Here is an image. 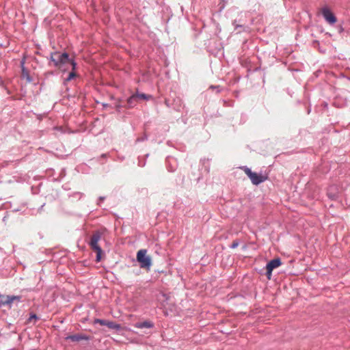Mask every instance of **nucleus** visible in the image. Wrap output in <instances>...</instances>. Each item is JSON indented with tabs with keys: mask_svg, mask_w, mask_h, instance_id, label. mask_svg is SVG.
I'll list each match as a JSON object with an SVG mask.
<instances>
[{
	"mask_svg": "<svg viewBox=\"0 0 350 350\" xmlns=\"http://www.w3.org/2000/svg\"><path fill=\"white\" fill-rule=\"evenodd\" d=\"M50 59L54 66L62 70H66L64 66L66 64H70L73 70L76 69L77 64L72 59H69V55L66 53H61L57 51L51 53Z\"/></svg>",
	"mask_w": 350,
	"mask_h": 350,
	"instance_id": "f257e3e1",
	"label": "nucleus"
},
{
	"mask_svg": "<svg viewBox=\"0 0 350 350\" xmlns=\"http://www.w3.org/2000/svg\"><path fill=\"white\" fill-rule=\"evenodd\" d=\"M94 323H98L101 325H106L109 328L116 329H118L120 327L118 324H116L112 321H107L99 319H96L94 320Z\"/></svg>",
	"mask_w": 350,
	"mask_h": 350,
	"instance_id": "1a4fd4ad",
	"label": "nucleus"
},
{
	"mask_svg": "<svg viewBox=\"0 0 350 350\" xmlns=\"http://www.w3.org/2000/svg\"><path fill=\"white\" fill-rule=\"evenodd\" d=\"M137 98L135 96V94H133V96H131L130 98H129L128 99V104L130 105H133L135 104V102L137 100Z\"/></svg>",
	"mask_w": 350,
	"mask_h": 350,
	"instance_id": "2eb2a0df",
	"label": "nucleus"
},
{
	"mask_svg": "<svg viewBox=\"0 0 350 350\" xmlns=\"http://www.w3.org/2000/svg\"><path fill=\"white\" fill-rule=\"evenodd\" d=\"M137 260L142 269L149 270L152 265L151 257L147 255L146 250H139L137 252Z\"/></svg>",
	"mask_w": 350,
	"mask_h": 350,
	"instance_id": "7ed1b4c3",
	"label": "nucleus"
},
{
	"mask_svg": "<svg viewBox=\"0 0 350 350\" xmlns=\"http://www.w3.org/2000/svg\"><path fill=\"white\" fill-rule=\"evenodd\" d=\"M137 99H148L150 98V95H147L143 93H137L135 94Z\"/></svg>",
	"mask_w": 350,
	"mask_h": 350,
	"instance_id": "ddd939ff",
	"label": "nucleus"
},
{
	"mask_svg": "<svg viewBox=\"0 0 350 350\" xmlns=\"http://www.w3.org/2000/svg\"><path fill=\"white\" fill-rule=\"evenodd\" d=\"M33 319H37V317L36 314L31 315L29 319V321L31 322Z\"/></svg>",
	"mask_w": 350,
	"mask_h": 350,
	"instance_id": "f3484780",
	"label": "nucleus"
},
{
	"mask_svg": "<svg viewBox=\"0 0 350 350\" xmlns=\"http://www.w3.org/2000/svg\"><path fill=\"white\" fill-rule=\"evenodd\" d=\"M238 245H239V242H238V241H233V243H232L231 247H232V248H235V247H237Z\"/></svg>",
	"mask_w": 350,
	"mask_h": 350,
	"instance_id": "dca6fc26",
	"label": "nucleus"
},
{
	"mask_svg": "<svg viewBox=\"0 0 350 350\" xmlns=\"http://www.w3.org/2000/svg\"><path fill=\"white\" fill-rule=\"evenodd\" d=\"M72 72H70L69 73L68 78L66 79V81H69L72 80L73 78H75L77 76L76 72L75 71V70H73L72 68Z\"/></svg>",
	"mask_w": 350,
	"mask_h": 350,
	"instance_id": "4468645a",
	"label": "nucleus"
},
{
	"mask_svg": "<svg viewBox=\"0 0 350 350\" xmlns=\"http://www.w3.org/2000/svg\"><path fill=\"white\" fill-rule=\"evenodd\" d=\"M322 15L323 16L325 21L332 25L334 24L336 22V18L334 15V14L331 12V10L327 8L324 7L321 10Z\"/></svg>",
	"mask_w": 350,
	"mask_h": 350,
	"instance_id": "423d86ee",
	"label": "nucleus"
},
{
	"mask_svg": "<svg viewBox=\"0 0 350 350\" xmlns=\"http://www.w3.org/2000/svg\"><path fill=\"white\" fill-rule=\"evenodd\" d=\"M335 189H336L335 186H331L328 189L327 195H328L329 198L332 200H336L338 198L337 193L332 192V191L334 190Z\"/></svg>",
	"mask_w": 350,
	"mask_h": 350,
	"instance_id": "f8f14e48",
	"label": "nucleus"
},
{
	"mask_svg": "<svg viewBox=\"0 0 350 350\" xmlns=\"http://www.w3.org/2000/svg\"><path fill=\"white\" fill-rule=\"evenodd\" d=\"M244 172L247 175V176L250 178L252 183L254 185H258V184L264 182L266 180V177L258 174L255 172H252L251 170L247 167H243Z\"/></svg>",
	"mask_w": 350,
	"mask_h": 350,
	"instance_id": "20e7f679",
	"label": "nucleus"
},
{
	"mask_svg": "<svg viewBox=\"0 0 350 350\" xmlns=\"http://www.w3.org/2000/svg\"><path fill=\"white\" fill-rule=\"evenodd\" d=\"M66 340H71L72 342H79L81 340H89L90 337L81 334H77L74 335H69L65 338Z\"/></svg>",
	"mask_w": 350,
	"mask_h": 350,
	"instance_id": "6e6552de",
	"label": "nucleus"
},
{
	"mask_svg": "<svg viewBox=\"0 0 350 350\" xmlns=\"http://www.w3.org/2000/svg\"><path fill=\"white\" fill-rule=\"evenodd\" d=\"M135 327L137 328H150L153 327V324L150 321H144L142 323H137Z\"/></svg>",
	"mask_w": 350,
	"mask_h": 350,
	"instance_id": "9d476101",
	"label": "nucleus"
},
{
	"mask_svg": "<svg viewBox=\"0 0 350 350\" xmlns=\"http://www.w3.org/2000/svg\"><path fill=\"white\" fill-rule=\"evenodd\" d=\"M281 265V260L280 258H275L269 261L266 267L267 269V277L269 280L271 278L272 271Z\"/></svg>",
	"mask_w": 350,
	"mask_h": 350,
	"instance_id": "39448f33",
	"label": "nucleus"
},
{
	"mask_svg": "<svg viewBox=\"0 0 350 350\" xmlns=\"http://www.w3.org/2000/svg\"><path fill=\"white\" fill-rule=\"evenodd\" d=\"M22 77L26 78L28 81H31L28 70L24 66V61L21 62Z\"/></svg>",
	"mask_w": 350,
	"mask_h": 350,
	"instance_id": "9b49d317",
	"label": "nucleus"
},
{
	"mask_svg": "<svg viewBox=\"0 0 350 350\" xmlns=\"http://www.w3.org/2000/svg\"><path fill=\"white\" fill-rule=\"evenodd\" d=\"M20 297L15 295H5L0 294V305H8L15 300H19Z\"/></svg>",
	"mask_w": 350,
	"mask_h": 350,
	"instance_id": "0eeeda50",
	"label": "nucleus"
},
{
	"mask_svg": "<svg viewBox=\"0 0 350 350\" xmlns=\"http://www.w3.org/2000/svg\"><path fill=\"white\" fill-rule=\"evenodd\" d=\"M101 238V232L96 231L93 233L91 237L90 241V246L91 249L96 253V262H99L101 260V256L103 254V250L98 245V242Z\"/></svg>",
	"mask_w": 350,
	"mask_h": 350,
	"instance_id": "f03ea898",
	"label": "nucleus"
}]
</instances>
